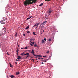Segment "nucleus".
<instances>
[{"instance_id":"obj_1","label":"nucleus","mask_w":78,"mask_h":78,"mask_svg":"<svg viewBox=\"0 0 78 78\" xmlns=\"http://www.w3.org/2000/svg\"><path fill=\"white\" fill-rule=\"evenodd\" d=\"M37 0H26V1H24V4L25 6H27V5H31L33 4V3H36Z\"/></svg>"},{"instance_id":"obj_2","label":"nucleus","mask_w":78,"mask_h":78,"mask_svg":"<svg viewBox=\"0 0 78 78\" xmlns=\"http://www.w3.org/2000/svg\"><path fill=\"white\" fill-rule=\"evenodd\" d=\"M1 23L2 24H5V22L4 21L2 20L1 21Z\"/></svg>"},{"instance_id":"obj_3","label":"nucleus","mask_w":78,"mask_h":78,"mask_svg":"<svg viewBox=\"0 0 78 78\" xmlns=\"http://www.w3.org/2000/svg\"><path fill=\"white\" fill-rule=\"evenodd\" d=\"M17 59H21V57L20 56H17Z\"/></svg>"},{"instance_id":"obj_4","label":"nucleus","mask_w":78,"mask_h":78,"mask_svg":"<svg viewBox=\"0 0 78 78\" xmlns=\"http://www.w3.org/2000/svg\"><path fill=\"white\" fill-rule=\"evenodd\" d=\"M30 53H32V54H34V50L32 49V51L30 52Z\"/></svg>"},{"instance_id":"obj_5","label":"nucleus","mask_w":78,"mask_h":78,"mask_svg":"<svg viewBox=\"0 0 78 78\" xmlns=\"http://www.w3.org/2000/svg\"><path fill=\"white\" fill-rule=\"evenodd\" d=\"M10 76L12 78H15V76L13 75H11Z\"/></svg>"},{"instance_id":"obj_6","label":"nucleus","mask_w":78,"mask_h":78,"mask_svg":"<svg viewBox=\"0 0 78 78\" xmlns=\"http://www.w3.org/2000/svg\"><path fill=\"white\" fill-rule=\"evenodd\" d=\"M47 61H48V59H45L44 60H43L44 62H46Z\"/></svg>"},{"instance_id":"obj_7","label":"nucleus","mask_w":78,"mask_h":78,"mask_svg":"<svg viewBox=\"0 0 78 78\" xmlns=\"http://www.w3.org/2000/svg\"><path fill=\"white\" fill-rule=\"evenodd\" d=\"M3 30L4 31H5V32H6V28H4L3 29Z\"/></svg>"},{"instance_id":"obj_8","label":"nucleus","mask_w":78,"mask_h":78,"mask_svg":"<svg viewBox=\"0 0 78 78\" xmlns=\"http://www.w3.org/2000/svg\"><path fill=\"white\" fill-rule=\"evenodd\" d=\"M47 22V21H45L43 22V25H45V23H46Z\"/></svg>"},{"instance_id":"obj_9","label":"nucleus","mask_w":78,"mask_h":78,"mask_svg":"<svg viewBox=\"0 0 78 78\" xmlns=\"http://www.w3.org/2000/svg\"><path fill=\"white\" fill-rule=\"evenodd\" d=\"M25 52H23V53H22L21 54V55H22L23 56H24L25 55H25Z\"/></svg>"},{"instance_id":"obj_10","label":"nucleus","mask_w":78,"mask_h":78,"mask_svg":"<svg viewBox=\"0 0 78 78\" xmlns=\"http://www.w3.org/2000/svg\"><path fill=\"white\" fill-rule=\"evenodd\" d=\"M28 28H29V26H27L26 27V28H25V29L26 30H28Z\"/></svg>"},{"instance_id":"obj_11","label":"nucleus","mask_w":78,"mask_h":78,"mask_svg":"<svg viewBox=\"0 0 78 78\" xmlns=\"http://www.w3.org/2000/svg\"><path fill=\"white\" fill-rule=\"evenodd\" d=\"M44 42H45V41H44V40H42V43L44 44Z\"/></svg>"},{"instance_id":"obj_12","label":"nucleus","mask_w":78,"mask_h":78,"mask_svg":"<svg viewBox=\"0 0 78 78\" xmlns=\"http://www.w3.org/2000/svg\"><path fill=\"white\" fill-rule=\"evenodd\" d=\"M16 75H19V74H20V73L19 72H16Z\"/></svg>"},{"instance_id":"obj_13","label":"nucleus","mask_w":78,"mask_h":78,"mask_svg":"<svg viewBox=\"0 0 78 78\" xmlns=\"http://www.w3.org/2000/svg\"><path fill=\"white\" fill-rule=\"evenodd\" d=\"M40 23H38L37 24V27H36V28H37V27H38V25H39Z\"/></svg>"},{"instance_id":"obj_14","label":"nucleus","mask_w":78,"mask_h":78,"mask_svg":"<svg viewBox=\"0 0 78 78\" xmlns=\"http://www.w3.org/2000/svg\"><path fill=\"white\" fill-rule=\"evenodd\" d=\"M33 55H34V56H36L37 57H38V55H35V54H33Z\"/></svg>"},{"instance_id":"obj_15","label":"nucleus","mask_w":78,"mask_h":78,"mask_svg":"<svg viewBox=\"0 0 78 78\" xmlns=\"http://www.w3.org/2000/svg\"><path fill=\"white\" fill-rule=\"evenodd\" d=\"M52 12V11L51 10H49L48 12V14H50V13H51Z\"/></svg>"},{"instance_id":"obj_16","label":"nucleus","mask_w":78,"mask_h":78,"mask_svg":"<svg viewBox=\"0 0 78 78\" xmlns=\"http://www.w3.org/2000/svg\"><path fill=\"white\" fill-rule=\"evenodd\" d=\"M36 32H34L33 33V35H34V36H36Z\"/></svg>"},{"instance_id":"obj_17","label":"nucleus","mask_w":78,"mask_h":78,"mask_svg":"<svg viewBox=\"0 0 78 78\" xmlns=\"http://www.w3.org/2000/svg\"><path fill=\"white\" fill-rule=\"evenodd\" d=\"M24 55H29V53H27L26 54H25Z\"/></svg>"},{"instance_id":"obj_18","label":"nucleus","mask_w":78,"mask_h":78,"mask_svg":"<svg viewBox=\"0 0 78 78\" xmlns=\"http://www.w3.org/2000/svg\"><path fill=\"white\" fill-rule=\"evenodd\" d=\"M43 5V3H41L39 6H42Z\"/></svg>"},{"instance_id":"obj_19","label":"nucleus","mask_w":78,"mask_h":78,"mask_svg":"<svg viewBox=\"0 0 78 78\" xmlns=\"http://www.w3.org/2000/svg\"><path fill=\"white\" fill-rule=\"evenodd\" d=\"M51 0H45V2H50Z\"/></svg>"},{"instance_id":"obj_20","label":"nucleus","mask_w":78,"mask_h":78,"mask_svg":"<svg viewBox=\"0 0 78 78\" xmlns=\"http://www.w3.org/2000/svg\"><path fill=\"white\" fill-rule=\"evenodd\" d=\"M51 41V38H50L48 40V41H49V42H50Z\"/></svg>"},{"instance_id":"obj_21","label":"nucleus","mask_w":78,"mask_h":78,"mask_svg":"<svg viewBox=\"0 0 78 78\" xmlns=\"http://www.w3.org/2000/svg\"><path fill=\"white\" fill-rule=\"evenodd\" d=\"M39 57H42V56L41 55H38L37 58H39Z\"/></svg>"},{"instance_id":"obj_22","label":"nucleus","mask_w":78,"mask_h":78,"mask_svg":"<svg viewBox=\"0 0 78 78\" xmlns=\"http://www.w3.org/2000/svg\"><path fill=\"white\" fill-rule=\"evenodd\" d=\"M17 33H16V34H15V36H16V37H17Z\"/></svg>"},{"instance_id":"obj_23","label":"nucleus","mask_w":78,"mask_h":78,"mask_svg":"<svg viewBox=\"0 0 78 78\" xmlns=\"http://www.w3.org/2000/svg\"><path fill=\"white\" fill-rule=\"evenodd\" d=\"M37 45L36 44L34 45V47H37Z\"/></svg>"},{"instance_id":"obj_24","label":"nucleus","mask_w":78,"mask_h":78,"mask_svg":"<svg viewBox=\"0 0 78 78\" xmlns=\"http://www.w3.org/2000/svg\"><path fill=\"white\" fill-rule=\"evenodd\" d=\"M10 67H12V65H11V63H10Z\"/></svg>"},{"instance_id":"obj_25","label":"nucleus","mask_w":78,"mask_h":78,"mask_svg":"<svg viewBox=\"0 0 78 78\" xmlns=\"http://www.w3.org/2000/svg\"><path fill=\"white\" fill-rule=\"evenodd\" d=\"M23 49H28V48L27 47H25V48H23Z\"/></svg>"},{"instance_id":"obj_26","label":"nucleus","mask_w":78,"mask_h":78,"mask_svg":"<svg viewBox=\"0 0 78 78\" xmlns=\"http://www.w3.org/2000/svg\"><path fill=\"white\" fill-rule=\"evenodd\" d=\"M29 19H30V18L29 17L28 18H27V20H29Z\"/></svg>"},{"instance_id":"obj_27","label":"nucleus","mask_w":78,"mask_h":78,"mask_svg":"<svg viewBox=\"0 0 78 78\" xmlns=\"http://www.w3.org/2000/svg\"><path fill=\"white\" fill-rule=\"evenodd\" d=\"M2 34H3L2 33H0V36H2Z\"/></svg>"},{"instance_id":"obj_28","label":"nucleus","mask_w":78,"mask_h":78,"mask_svg":"<svg viewBox=\"0 0 78 78\" xmlns=\"http://www.w3.org/2000/svg\"><path fill=\"white\" fill-rule=\"evenodd\" d=\"M27 33H28V34H30V32L29 31H27Z\"/></svg>"},{"instance_id":"obj_29","label":"nucleus","mask_w":78,"mask_h":78,"mask_svg":"<svg viewBox=\"0 0 78 78\" xmlns=\"http://www.w3.org/2000/svg\"><path fill=\"white\" fill-rule=\"evenodd\" d=\"M19 51V49H17V50L16 51V52L18 53V52Z\"/></svg>"},{"instance_id":"obj_30","label":"nucleus","mask_w":78,"mask_h":78,"mask_svg":"<svg viewBox=\"0 0 78 78\" xmlns=\"http://www.w3.org/2000/svg\"><path fill=\"white\" fill-rule=\"evenodd\" d=\"M26 57L27 58H29L30 57V56L27 55Z\"/></svg>"},{"instance_id":"obj_31","label":"nucleus","mask_w":78,"mask_h":78,"mask_svg":"<svg viewBox=\"0 0 78 78\" xmlns=\"http://www.w3.org/2000/svg\"><path fill=\"white\" fill-rule=\"evenodd\" d=\"M45 20H47V18H45Z\"/></svg>"},{"instance_id":"obj_32","label":"nucleus","mask_w":78,"mask_h":78,"mask_svg":"<svg viewBox=\"0 0 78 78\" xmlns=\"http://www.w3.org/2000/svg\"><path fill=\"white\" fill-rule=\"evenodd\" d=\"M44 41H47V39L46 38H44Z\"/></svg>"},{"instance_id":"obj_33","label":"nucleus","mask_w":78,"mask_h":78,"mask_svg":"<svg viewBox=\"0 0 78 78\" xmlns=\"http://www.w3.org/2000/svg\"><path fill=\"white\" fill-rule=\"evenodd\" d=\"M7 55H9V54L8 53V52L6 53Z\"/></svg>"},{"instance_id":"obj_34","label":"nucleus","mask_w":78,"mask_h":78,"mask_svg":"<svg viewBox=\"0 0 78 78\" xmlns=\"http://www.w3.org/2000/svg\"><path fill=\"white\" fill-rule=\"evenodd\" d=\"M32 60H32L33 61V62H34V59H32L31 60Z\"/></svg>"},{"instance_id":"obj_35","label":"nucleus","mask_w":78,"mask_h":78,"mask_svg":"<svg viewBox=\"0 0 78 78\" xmlns=\"http://www.w3.org/2000/svg\"><path fill=\"white\" fill-rule=\"evenodd\" d=\"M29 18H30H30H31V17H32V16H29Z\"/></svg>"},{"instance_id":"obj_36","label":"nucleus","mask_w":78,"mask_h":78,"mask_svg":"<svg viewBox=\"0 0 78 78\" xmlns=\"http://www.w3.org/2000/svg\"><path fill=\"white\" fill-rule=\"evenodd\" d=\"M34 42H32V44L33 45H34Z\"/></svg>"},{"instance_id":"obj_37","label":"nucleus","mask_w":78,"mask_h":78,"mask_svg":"<svg viewBox=\"0 0 78 78\" xmlns=\"http://www.w3.org/2000/svg\"><path fill=\"white\" fill-rule=\"evenodd\" d=\"M49 53V51H48L46 52L47 53Z\"/></svg>"},{"instance_id":"obj_38","label":"nucleus","mask_w":78,"mask_h":78,"mask_svg":"<svg viewBox=\"0 0 78 78\" xmlns=\"http://www.w3.org/2000/svg\"><path fill=\"white\" fill-rule=\"evenodd\" d=\"M23 35L24 36H25V34H23Z\"/></svg>"},{"instance_id":"obj_39","label":"nucleus","mask_w":78,"mask_h":78,"mask_svg":"<svg viewBox=\"0 0 78 78\" xmlns=\"http://www.w3.org/2000/svg\"><path fill=\"white\" fill-rule=\"evenodd\" d=\"M30 45L31 46H33V45H32V44H31V43L30 44Z\"/></svg>"},{"instance_id":"obj_40","label":"nucleus","mask_w":78,"mask_h":78,"mask_svg":"<svg viewBox=\"0 0 78 78\" xmlns=\"http://www.w3.org/2000/svg\"><path fill=\"white\" fill-rule=\"evenodd\" d=\"M36 26H37L36 24H35L34 27H36Z\"/></svg>"},{"instance_id":"obj_41","label":"nucleus","mask_w":78,"mask_h":78,"mask_svg":"<svg viewBox=\"0 0 78 78\" xmlns=\"http://www.w3.org/2000/svg\"><path fill=\"white\" fill-rule=\"evenodd\" d=\"M47 56L45 55V58H47Z\"/></svg>"},{"instance_id":"obj_42","label":"nucleus","mask_w":78,"mask_h":78,"mask_svg":"<svg viewBox=\"0 0 78 78\" xmlns=\"http://www.w3.org/2000/svg\"><path fill=\"white\" fill-rule=\"evenodd\" d=\"M15 64H17V62H15Z\"/></svg>"},{"instance_id":"obj_43","label":"nucleus","mask_w":78,"mask_h":78,"mask_svg":"<svg viewBox=\"0 0 78 78\" xmlns=\"http://www.w3.org/2000/svg\"><path fill=\"white\" fill-rule=\"evenodd\" d=\"M16 61H18L19 60H17V59H16Z\"/></svg>"},{"instance_id":"obj_44","label":"nucleus","mask_w":78,"mask_h":78,"mask_svg":"<svg viewBox=\"0 0 78 78\" xmlns=\"http://www.w3.org/2000/svg\"><path fill=\"white\" fill-rule=\"evenodd\" d=\"M38 59H41V58H38Z\"/></svg>"},{"instance_id":"obj_45","label":"nucleus","mask_w":78,"mask_h":78,"mask_svg":"<svg viewBox=\"0 0 78 78\" xmlns=\"http://www.w3.org/2000/svg\"><path fill=\"white\" fill-rule=\"evenodd\" d=\"M41 64H44V63L43 62H41Z\"/></svg>"},{"instance_id":"obj_46","label":"nucleus","mask_w":78,"mask_h":78,"mask_svg":"<svg viewBox=\"0 0 78 78\" xmlns=\"http://www.w3.org/2000/svg\"><path fill=\"white\" fill-rule=\"evenodd\" d=\"M37 48H38L39 47V46H37Z\"/></svg>"},{"instance_id":"obj_47","label":"nucleus","mask_w":78,"mask_h":78,"mask_svg":"<svg viewBox=\"0 0 78 78\" xmlns=\"http://www.w3.org/2000/svg\"><path fill=\"white\" fill-rule=\"evenodd\" d=\"M41 28H42L43 27V26H42L41 27Z\"/></svg>"},{"instance_id":"obj_48","label":"nucleus","mask_w":78,"mask_h":78,"mask_svg":"<svg viewBox=\"0 0 78 78\" xmlns=\"http://www.w3.org/2000/svg\"><path fill=\"white\" fill-rule=\"evenodd\" d=\"M21 49H23V48H21Z\"/></svg>"},{"instance_id":"obj_49","label":"nucleus","mask_w":78,"mask_h":78,"mask_svg":"<svg viewBox=\"0 0 78 78\" xmlns=\"http://www.w3.org/2000/svg\"><path fill=\"white\" fill-rule=\"evenodd\" d=\"M18 60V61H21V60H20V59H19V60Z\"/></svg>"},{"instance_id":"obj_50","label":"nucleus","mask_w":78,"mask_h":78,"mask_svg":"<svg viewBox=\"0 0 78 78\" xmlns=\"http://www.w3.org/2000/svg\"><path fill=\"white\" fill-rule=\"evenodd\" d=\"M34 57H32L31 58H33Z\"/></svg>"},{"instance_id":"obj_51","label":"nucleus","mask_w":78,"mask_h":78,"mask_svg":"<svg viewBox=\"0 0 78 78\" xmlns=\"http://www.w3.org/2000/svg\"><path fill=\"white\" fill-rule=\"evenodd\" d=\"M43 32H44V30H43Z\"/></svg>"},{"instance_id":"obj_52","label":"nucleus","mask_w":78,"mask_h":78,"mask_svg":"<svg viewBox=\"0 0 78 78\" xmlns=\"http://www.w3.org/2000/svg\"><path fill=\"white\" fill-rule=\"evenodd\" d=\"M41 25H42L41 24V26H40V27H41Z\"/></svg>"},{"instance_id":"obj_53","label":"nucleus","mask_w":78,"mask_h":78,"mask_svg":"<svg viewBox=\"0 0 78 78\" xmlns=\"http://www.w3.org/2000/svg\"><path fill=\"white\" fill-rule=\"evenodd\" d=\"M27 57H26L25 58L27 59Z\"/></svg>"},{"instance_id":"obj_54","label":"nucleus","mask_w":78,"mask_h":78,"mask_svg":"<svg viewBox=\"0 0 78 78\" xmlns=\"http://www.w3.org/2000/svg\"><path fill=\"white\" fill-rule=\"evenodd\" d=\"M43 33V32H42L41 33V34H42V33Z\"/></svg>"},{"instance_id":"obj_55","label":"nucleus","mask_w":78,"mask_h":78,"mask_svg":"<svg viewBox=\"0 0 78 78\" xmlns=\"http://www.w3.org/2000/svg\"><path fill=\"white\" fill-rule=\"evenodd\" d=\"M43 57H44V58H45V56H43Z\"/></svg>"},{"instance_id":"obj_56","label":"nucleus","mask_w":78,"mask_h":78,"mask_svg":"<svg viewBox=\"0 0 78 78\" xmlns=\"http://www.w3.org/2000/svg\"><path fill=\"white\" fill-rule=\"evenodd\" d=\"M50 15V14H49V15Z\"/></svg>"},{"instance_id":"obj_57","label":"nucleus","mask_w":78,"mask_h":78,"mask_svg":"<svg viewBox=\"0 0 78 78\" xmlns=\"http://www.w3.org/2000/svg\"><path fill=\"white\" fill-rule=\"evenodd\" d=\"M17 55H18V54H17Z\"/></svg>"},{"instance_id":"obj_58","label":"nucleus","mask_w":78,"mask_h":78,"mask_svg":"<svg viewBox=\"0 0 78 78\" xmlns=\"http://www.w3.org/2000/svg\"><path fill=\"white\" fill-rule=\"evenodd\" d=\"M19 46V45H18V46Z\"/></svg>"},{"instance_id":"obj_59","label":"nucleus","mask_w":78,"mask_h":78,"mask_svg":"<svg viewBox=\"0 0 78 78\" xmlns=\"http://www.w3.org/2000/svg\"><path fill=\"white\" fill-rule=\"evenodd\" d=\"M31 43H32V42H31Z\"/></svg>"}]
</instances>
